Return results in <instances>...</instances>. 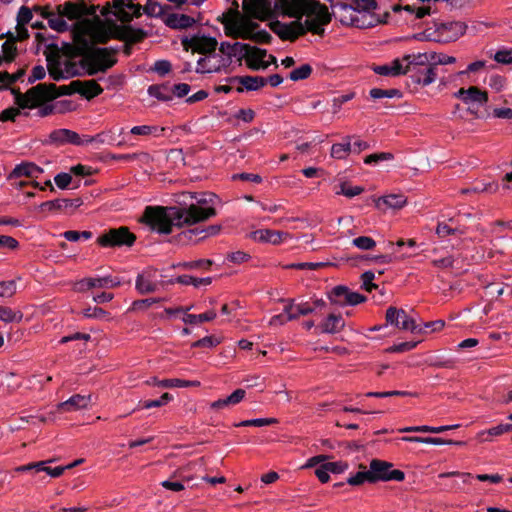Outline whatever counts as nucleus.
Segmentation results:
<instances>
[{
	"label": "nucleus",
	"mask_w": 512,
	"mask_h": 512,
	"mask_svg": "<svg viewBox=\"0 0 512 512\" xmlns=\"http://www.w3.org/2000/svg\"><path fill=\"white\" fill-rule=\"evenodd\" d=\"M242 9L244 13L235 8L221 16L225 34L260 43L268 42L271 36L253 19L264 21L276 13L295 18L288 23L274 21L270 24L272 31L283 40H294L306 32L321 35L331 20L328 8L314 0H243Z\"/></svg>",
	"instance_id": "nucleus-1"
},
{
	"label": "nucleus",
	"mask_w": 512,
	"mask_h": 512,
	"mask_svg": "<svg viewBox=\"0 0 512 512\" xmlns=\"http://www.w3.org/2000/svg\"><path fill=\"white\" fill-rule=\"evenodd\" d=\"M112 31L99 19L81 20L73 29L74 44L82 55V64L89 75L104 72L116 63L112 48H96L94 44L105 42Z\"/></svg>",
	"instance_id": "nucleus-2"
},
{
	"label": "nucleus",
	"mask_w": 512,
	"mask_h": 512,
	"mask_svg": "<svg viewBox=\"0 0 512 512\" xmlns=\"http://www.w3.org/2000/svg\"><path fill=\"white\" fill-rule=\"evenodd\" d=\"M181 206L160 207L148 206L141 218L153 231L169 234L174 227H189L204 222L216 215L215 208L206 206L205 199L187 205L186 201H178Z\"/></svg>",
	"instance_id": "nucleus-3"
},
{
	"label": "nucleus",
	"mask_w": 512,
	"mask_h": 512,
	"mask_svg": "<svg viewBox=\"0 0 512 512\" xmlns=\"http://www.w3.org/2000/svg\"><path fill=\"white\" fill-rule=\"evenodd\" d=\"M12 93L17 106L23 110L39 108L37 115L40 117L52 114L56 108L54 105L46 104L57 97L56 87L53 84H38L24 94L17 90H12Z\"/></svg>",
	"instance_id": "nucleus-4"
},
{
	"label": "nucleus",
	"mask_w": 512,
	"mask_h": 512,
	"mask_svg": "<svg viewBox=\"0 0 512 512\" xmlns=\"http://www.w3.org/2000/svg\"><path fill=\"white\" fill-rule=\"evenodd\" d=\"M34 12L46 19L49 27L57 32H64L69 29L70 26L66 19L74 20L92 13L85 4L70 2L54 8L35 6Z\"/></svg>",
	"instance_id": "nucleus-5"
},
{
	"label": "nucleus",
	"mask_w": 512,
	"mask_h": 512,
	"mask_svg": "<svg viewBox=\"0 0 512 512\" xmlns=\"http://www.w3.org/2000/svg\"><path fill=\"white\" fill-rule=\"evenodd\" d=\"M467 31V25L461 21H451L435 24V28L426 29L415 35L419 41H434L438 43H450L458 40Z\"/></svg>",
	"instance_id": "nucleus-6"
},
{
	"label": "nucleus",
	"mask_w": 512,
	"mask_h": 512,
	"mask_svg": "<svg viewBox=\"0 0 512 512\" xmlns=\"http://www.w3.org/2000/svg\"><path fill=\"white\" fill-rule=\"evenodd\" d=\"M369 471L373 483L378 481H398L405 479L403 471L393 469V464L384 460L373 459L369 464Z\"/></svg>",
	"instance_id": "nucleus-7"
},
{
	"label": "nucleus",
	"mask_w": 512,
	"mask_h": 512,
	"mask_svg": "<svg viewBox=\"0 0 512 512\" xmlns=\"http://www.w3.org/2000/svg\"><path fill=\"white\" fill-rule=\"evenodd\" d=\"M386 322L398 329L410 331L412 333H424L423 328L418 325L414 318L403 309L389 307L386 311Z\"/></svg>",
	"instance_id": "nucleus-8"
},
{
	"label": "nucleus",
	"mask_w": 512,
	"mask_h": 512,
	"mask_svg": "<svg viewBox=\"0 0 512 512\" xmlns=\"http://www.w3.org/2000/svg\"><path fill=\"white\" fill-rule=\"evenodd\" d=\"M181 44L186 51L209 54L215 51L218 43L214 37L204 34H193L182 37Z\"/></svg>",
	"instance_id": "nucleus-9"
},
{
	"label": "nucleus",
	"mask_w": 512,
	"mask_h": 512,
	"mask_svg": "<svg viewBox=\"0 0 512 512\" xmlns=\"http://www.w3.org/2000/svg\"><path fill=\"white\" fill-rule=\"evenodd\" d=\"M141 7L132 0H114L108 11H103L105 16L114 15L122 22H128L140 15Z\"/></svg>",
	"instance_id": "nucleus-10"
},
{
	"label": "nucleus",
	"mask_w": 512,
	"mask_h": 512,
	"mask_svg": "<svg viewBox=\"0 0 512 512\" xmlns=\"http://www.w3.org/2000/svg\"><path fill=\"white\" fill-rule=\"evenodd\" d=\"M454 96L467 105L471 112H473L474 109H478L485 105L488 101L487 92L480 90L476 86H470L467 89L461 88L454 94Z\"/></svg>",
	"instance_id": "nucleus-11"
},
{
	"label": "nucleus",
	"mask_w": 512,
	"mask_h": 512,
	"mask_svg": "<svg viewBox=\"0 0 512 512\" xmlns=\"http://www.w3.org/2000/svg\"><path fill=\"white\" fill-rule=\"evenodd\" d=\"M327 296L331 303L344 306V305H357L366 300V297L358 292L351 291L345 286H336L332 288Z\"/></svg>",
	"instance_id": "nucleus-12"
},
{
	"label": "nucleus",
	"mask_w": 512,
	"mask_h": 512,
	"mask_svg": "<svg viewBox=\"0 0 512 512\" xmlns=\"http://www.w3.org/2000/svg\"><path fill=\"white\" fill-rule=\"evenodd\" d=\"M135 236L129 232L126 227L111 229L98 238V243L103 247H113L121 245H132Z\"/></svg>",
	"instance_id": "nucleus-13"
},
{
	"label": "nucleus",
	"mask_w": 512,
	"mask_h": 512,
	"mask_svg": "<svg viewBox=\"0 0 512 512\" xmlns=\"http://www.w3.org/2000/svg\"><path fill=\"white\" fill-rule=\"evenodd\" d=\"M163 287L161 274L156 269H147L138 275L136 289L141 294H148L158 291Z\"/></svg>",
	"instance_id": "nucleus-14"
},
{
	"label": "nucleus",
	"mask_w": 512,
	"mask_h": 512,
	"mask_svg": "<svg viewBox=\"0 0 512 512\" xmlns=\"http://www.w3.org/2000/svg\"><path fill=\"white\" fill-rule=\"evenodd\" d=\"M247 66L253 70L266 69L270 64L276 63V58L268 55L267 51L248 45L247 54L244 56Z\"/></svg>",
	"instance_id": "nucleus-15"
},
{
	"label": "nucleus",
	"mask_w": 512,
	"mask_h": 512,
	"mask_svg": "<svg viewBox=\"0 0 512 512\" xmlns=\"http://www.w3.org/2000/svg\"><path fill=\"white\" fill-rule=\"evenodd\" d=\"M248 44L242 42H222L219 46V52L222 55L226 65L229 67L235 60L241 62L247 54Z\"/></svg>",
	"instance_id": "nucleus-16"
},
{
	"label": "nucleus",
	"mask_w": 512,
	"mask_h": 512,
	"mask_svg": "<svg viewBox=\"0 0 512 512\" xmlns=\"http://www.w3.org/2000/svg\"><path fill=\"white\" fill-rule=\"evenodd\" d=\"M226 65L220 53L210 52L204 57H200L197 61L196 72L198 73H215L226 70Z\"/></svg>",
	"instance_id": "nucleus-17"
},
{
	"label": "nucleus",
	"mask_w": 512,
	"mask_h": 512,
	"mask_svg": "<svg viewBox=\"0 0 512 512\" xmlns=\"http://www.w3.org/2000/svg\"><path fill=\"white\" fill-rule=\"evenodd\" d=\"M401 65L403 66V73H411L419 71L420 67H427L431 65L429 52L408 54L400 58Z\"/></svg>",
	"instance_id": "nucleus-18"
},
{
	"label": "nucleus",
	"mask_w": 512,
	"mask_h": 512,
	"mask_svg": "<svg viewBox=\"0 0 512 512\" xmlns=\"http://www.w3.org/2000/svg\"><path fill=\"white\" fill-rule=\"evenodd\" d=\"M92 405V395L75 394L68 400L57 405V409L62 412H75L89 409Z\"/></svg>",
	"instance_id": "nucleus-19"
},
{
	"label": "nucleus",
	"mask_w": 512,
	"mask_h": 512,
	"mask_svg": "<svg viewBox=\"0 0 512 512\" xmlns=\"http://www.w3.org/2000/svg\"><path fill=\"white\" fill-rule=\"evenodd\" d=\"M33 10L26 6H21L18 10L16 16V27L13 31V37L18 38L19 40H25L29 37L28 29L26 28V24L32 21L33 18Z\"/></svg>",
	"instance_id": "nucleus-20"
},
{
	"label": "nucleus",
	"mask_w": 512,
	"mask_h": 512,
	"mask_svg": "<svg viewBox=\"0 0 512 512\" xmlns=\"http://www.w3.org/2000/svg\"><path fill=\"white\" fill-rule=\"evenodd\" d=\"M250 237L260 243H270L277 245L290 238V235L285 232L271 230V229H259L251 233Z\"/></svg>",
	"instance_id": "nucleus-21"
},
{
	"label": "nucleus",
	"mask_w": 512,
	"mask_h": 512,
	"mask_svg": "<svg viewBox=\"0 0 512 512\" xmlns=\"http://www.w3.org/2000/svg\"><path fill=\"white\" fill-rule=\"evenodd\" d=\"M220 231V226L211 225L204 229L193 228L182 231L179 234L180 241L182 242H195L203 240L208 236L217 235Z\"/></svg>",
	"instance_id": "nucleus-22"
},
{
	"label": "nucleus",
	"mask_w": 512,
	"mask_h": 512,
	"mask_svg": "<svg viewBox=\"0 0 512 512\" xmlns=\"http://www.w3.org/2000/svg\"><path fill=\"white\" fill-rule=\"evenodd\" d=\"M284 313L287 315V320H295L300 316H306L315 312V307H312L310 303L299 302L296 303L293 300H289L284 309Z\"/></svg>",
	"instance_id": "nucleus-23"
},
{
	"label": "nucleus",
	"mask_w": 512,
	"mask_h": 512,
	"mask_svg": "<svg viewBox=\"0 0 512 512\" xmlns=\"http://www.w3.org/2000/svg\"><path fill=\"white\" fill-rule=\"evenodd\" d=\"M74 90L87 99L94 98L103 92L101 86L95 80L73 81Z\"/></svg>",
	"instance_id": "nucleus-24"
},
{
	"label": "nucleus",
	"mask_w": 512,
	"mask_h": 512,
	"mask_svg": "<svg viewBox=\"0 0 512 512\" xmlns=\"http://www.w3.org/2000/svg\"><path fill=\"white\" fill-rule=\"evenodd\" d=\"M375 204L376 207L382 211H387L389 209L398 210L407 204V199L402 194H390L379 197L376 199Z\"/></svg>",
	"instance_id": "nucleus-25"
},
{
	"label": "nucleus",
	"mask_w": 512,
	"mask_h": 512,
	"mask_svg": "<svg viewBox=\"0 0 512 512\" xmlns=\"http://www.w3.org/2000/svg\"><path fill=\"white\" fill-rule=\"evenodd\" d=\"M147 385L157 386L162 388H184V387H199L200 382L197 380L189 381L178 378L159 380L155 377L146 381Z\"/></svg>",
	"instance_id": "nucleus-26"
},
{
	"label": "nucleus",
	"mask_w": 512,
	"mask_h": 512,
	"mask_svg": "<svg viewBox=\"0 0 512 512\" xmlns=\"http://www.w3.org/2000/svg\"><path fill=\"white\" fill-rule=\"evenodd\" d=\"M82 205L81 199H56L46 201L40 205L44 211L69 210L75 209Z\"/></svg>",
	"instance_id": "nucleus-27"
},
{
	"label": "nucleus",
	"mask_w": 512,
	"mask_h": 512,
	"mask_svg": "<svg viewBox=\"0 0 512 512\" xmlns=\"http://www.w3.org/2000/svg\"><path fill=\"white\" fill-rule=\"evenodd\" d=\"M375 10L355 11L354 10V26L366 29L376 26L380 23V19L375 15Z\"/></svg>",
	"instance_id": "nucleus-28"
},
{
	"label": "nucleus",
	"mask_w": 512,
	"mask_h": 512,
	"mask_svg": "<svg viewBox=\"0 0 512 512\" xmlns=\"http://www.w3.org/2000/svg\"><path fill=\"white\" fill-rule=\"evenodd\" d=\"M49 139L51 142L57 143V144H64V143H71V144H76V145L81 144L80 136L76 132L69 130V129H65V128L56 129V130L52 131L49 135Z\"/></svg>",
	"instance_id": "nucleus-29"
},
{
	"label": "nucleus",
	"mask_w": 512,
	"mask_h": 512,
	"mask_svg": "<svg viewBox=\"0 0 512 512\" xmlns=\"http://www.w3.org/2000/svg\"><path fill=\"white\" fill-rule=\"evenodd\" d=\"M345 326V322L340 315L330 314L319 325L322 333L335 334L340 332Z\"/></svg>",
	"instance_id": "nucleus-30"
},
{
	"label": "nucleus",
	"mask_w": 512,
	"mask_h": 512,
	"mask_svg": "<svg viewBox=\"0 0 512 512\" xmlns=\"http://www.w3.org/2000/svg\"><path fill=\"white\" fill-rule=\"evenodd\" d=\"M411 77L414 83L427 87L436 81L437 71L434 66L428 65L425 69L417 71Z\"/></svg>",
	"instance_id": "nucleus-31"
},
{
	"label": "nucleus",
	"mask_w": 512,
	"mask_h": 512,
	"mask_svg": "<svg viewBox=\"0 0 512 512\" xmlns=\"http://www.w3.org/2000/svg\"><path fill=\"white\" fill-rule=\"evenodd\" d=\"M43 172V169L31 162H24L17 165L9 175L10 179L22 176L38 177Z\"/></svg>",
	"instance_id": "nucleus-32"
},
{
	"label": "nucleus",
	"mask_w": 512,
	"mask_h": 512,
	"mask_svg": "<svg viewBox=\"0 0 512 512\" xmlns=\"http://www.w3.org/2000/svg\"><path fill=\"white\" fill-rule=\"evenodd\" d=\"M13 36V31H7L6 33L1 34V38H7L6 41L2 44V54L5 62H11L17 52L15 42L20 40Z\"/></svg>",
	"instance_id": "nucleus-33"
},
{
	"label": "nucleus",
	"mask_w": 512,
	"mask_h": 512,
	"mask_svg": "<svg viewBox=\"0 0 512 512\" xmlns=\"http://www.w3.org/2000/svg\"><path fill=\"white\" fill-rule=\"evenodd\" d=\"M335 185V194L343 195L347 198H353L364 191L361 186H352L348 181L343 178H338Z\"/></svg>",
	"instance_id": "nucleus-34"
},
{
	"label": "nucleus",
	"mask_w": 512,
	"mask_h": 512,
	"mask_svg": "<svg viewBox=\"0 0 512 512\" xmlns=\"http://www.w3.org/2000/svg\"><path fill=\"white\" fill-rule=\"evenodd\" d=\"M335 17L344 25L354 26V9L350 4H337L335 7Z\"/></svg>",
	"instance_id": "nucleus-35"
},
{
	"label": "nucleus",
	"mask_w": 512,
	"mask_h": 512,
	"mask_svg": "<svg viewBox=\"0 0 512 512\" xmlns=\"http://www.w3.org/2000/svg\"><path fill=\"white\" fill-rule=\"evenodd\" d=\"M404 442H414L429 445H461L462 442H456L453 440H444L438 437H418V436H404L401 438Z\"/></svg>",
	"instance_id": "nucleus-36"
},
{
	"label": "nucleus",
	"mask_w": 512,
	"mask_h": 512,
	"mask_svg": "<svg viewBox=\"0 0 512 512\" xmlns=\"http://www.w3.org/2000/svg\"><path fill=\"white\" fill-rule=\"evenodd\" d=\"M403 69L400 59H395L389 64L376 66L374 72L384 76H398L404 74Z\"/></svg>",
	"instance_id": "nucleus-37"
},
{
	"label": "nucleus",
	"mask_w": 512,
	"mask_h": 512,
	"mask_svg": "<svg viewBox=\"0 0 512 512\" xmlns=\"http://www.w3.org/2000/svg\"><path fill=\"white\" fill-rule=\"evenodd\" d=\"M148 94L163 102H168L173 99V92L169 85H152L148 88Z\"/></svg>",
	"instance_id": "nucleus-38"
},
{
	"label": "nucleus",
	"mask_w": 512,
	"mask_h": 512,
	"mask_svg": "<svg viewBox=\"0 0 512 512\" xmlns=\"http://www.w3.org/2000/svg\"><path fill=\"white\" fill-rule=\"evenodd\" d=\"M352 151L351 138L347 137L341 143H335L331 147V157L335 159H344Z\"/></svg>",
	"instance_id": "nucleus-39"
},
{
	"label": "nucleus",
	"mask_w": 512,
	"mask_h": 512,
	"mask_svg": "<svg viewBox=\"0 0 512 512\" xmlns=\"http://www.w3.org/2000/svg\"><path fill=\"white\" fill-rule=\"evenodd\" d=\"M360 471H358L355 474L350 475L346 482L347 484L351 486H360L366 482L373 483L371 474L369 470H366V467L364 465H360Z\"/></svg>",
	"instance_id": "nucleus-40"
},
{
	"label": "nucleus",
	"mask_w": 512,
	"mask_h": 512,
	"mask_svg": "<svg viewBox=\"0 0 512 512\" xmlns=\"http://www.w3.org/2000/svg\"><path fill=\"white\" fill-rule=\"evenodd\" d=\"M240 84L249 91H255L266 85V78L261 76H244L239 79Z\"/></svg>",
	"instance_id": "nucleus-41"
},
{
	"label": "nucleus",
	"mask_w": 512,
	"mask_h": 512,
	"mask_svg": "<svg viewBox=\"0 0 512 512\" xmlns=\"http://www.w3.org/2000/svg\"><path fill=\"white\" fill-rule=\"evenodd\" d=\"M168 23L173 28L182 29L192 26L195 23V20L194 18L184 14H175L169 18Z\"/></svg>",
	"instance_id": "nucleus-42"
},
{
	"label": "nucleus",
	"mask_w": 512,
	"mask_h": 512,
	"mask_svg": "<svg viewBox=\"0 0 512 512\" xmlns=\"http://www.w3.org/2000/svg\"><path fill=\"white\" fill-rule=\"evenodd\" d=\"M93 288H115L121 284V281L111 276L91 277Z\"/></svg>",
	"instance_id": "nucleus-43"
},
{
	"label": "nucleus",
	"mask_w": 512,
	"mask_h": 512,
	"mask_svg": "<svg viewBox=\"0 0 512 512\" xmlns=\"http://www.w3.org/2000/svg\"><path fill=\"white\" fill-rule=\"evenodd\" d=\"M216 316L217 315L215 311H208L199 315L184 313L182 320L186 324H196L204 321H212L216 318Z\"/></svg>",
	"instance_id": "nucleus-44"
},
{
	"label": "nucleus",
	"mask_w": 512,
	"mask_h": 512,
	"mask_svg": "<svg viewBox=\"0 0 512 512\" xmlns=\"http://www.w3.org/2000/svg\"><path fill=\"white\" fill-rule=\"evenodd\" d=\"M23 318L21 311H14L9 307H0V320L6 323L20 322Z\"/></svg>",
	"instance_id": "nucleus-45"
},
{
	"label": "nucleus",
	"mask_w": 512,
	"mask_h": 512,
	"mask_svg": "<svg viewBox=\"0 0 512 512\" xmlns=\"http://www.w3.org/2000/svg\"><path fill=\"white\" fill-rule=\"evenodd\" d=\"M431 65L436 68L437 65H450L456 63V58L444 53L429 52Z\"/></svg>",
	"instance_id": "nucleus-46"
},
{
	"label": "nucleus",
	"mask_w": 512,
	"mask_h": 512,
	"mask_svg": "<svg viewBox=\"0 0 512 512\" xmlns=\"http://www.w3.org/2000/svg\"><path fill=\"white\" fill-rule=\"evenodd\" d=\"M176 282L184 284V285H193L194 287H199L201 285H209L212 282L211 277H205V278H194L192 276H179L176 279Z\"/></svg>",
	"instance_id": "nucleus-47"
},
{
	"label": "nucleus",
	"mask_w": 512,
	"mask_h": 512,
	"mask_svg": "<svg viewBox=\"0 0 512 512\" xmlns=\"http://www.w3.org/2000/svg\"><path fill=\"white\" fill-rule=\"evenodd\" d=\"M276 423H278V420L276 418H255V419L241 421V422L235 424V426H237V427H245V426L263 427V426L273 425Z\"/></svg>",
	"instance_id": "nucleus-48"
},
{
	"label": "nucleus",
	"mask_w": 512,
	"mask_h": 512,
	"mask_svg": "<svg viewBox=\"0 0 512 512\" xmlns=\"http://www.w3.org/2000/svg\"><path fill=\"white\" fill-rule=\"evenodd\" d=\"M352 245L359 250L368 251L376 246V242L371 237L360 236L352 240Z\"/></svg>",
	"instance_id": "nucleus-49"
},
{
	"label": "nucleus",
	"mask_w": 512,
	"mask_h": 512,
	"mask_svg": "<svg viewBox=\"0 0 512 512\" xmlns=\"http://www.w3.org/2000/svg\"><path fill=\"white\" fill-rule=\"evenodd\" d=\"M312 67L309 64H303L300 67L292 70L289 74V78L292 81L304 80L310 76Z\"/></svg>",
	"instance_id": "nucleus-50"
},
{
	"label": "nucleus",
	"mask_w": 512,
	"mask_h": 512,
	"mask_svg": "<svg viewBox=\"0 0 512 512\" xmlns=\"http://www.w3.org/2000/svg\"><path fill=\"white\" fill-rule=\"evenodd\" d=\"M486 66H487V62L485 60H477V61L471 62L470 64H468V66L466 67L465 70L459 71L457 73V76H464V75H468V74L478 73V72L482 71L483 69H485Z\"/></svg>",
	"instance_id": "nucleus-51"
},
{
	"label": "nucleus",
	"mask_w": 512,
	"mask_h": 512,
	"mask_svg": "<svg viewBox=\"0 0 512 512\" xmlns=\"http://www.w3.org/2000/svg\"><path fill=\"white\" fill-rule=\"evenodd\" d=\"M326 471L332 474H342L348 470L349 465L345 461H335L323 463Z\"/></svg>",
	"instance_id": "nucleus-52"
},
{
	"label": "nucleus",
	"mask_w": 512,
	"mask_h": 512,
	"mask_svg": "<svg viewBox=\"0 0 512 512\" xmlns=\"http://www.w3.org/2000/svg\"><path fill=\"white\" fill-rule=\"evenodd\" d=\"M350 5L355 11L376 10L377 8L375 0H352Z\"/></svg>",
	"instance_id": "nucleus-53"
},
{
	"label": "nucleus",
	"mask_w": 512,
	"mask_h": 512,
	"mask_svg": "<svg viewBox=\"0 0 512 512\" xmlns=\"http://www.w3.org/2000/svg\"><path fill=\"white\" fill-rule=\"evenodd\" d=\"M16 293V282L14 280L0 281V297L10 298Z\"/></svg>",
	"instance_id": "nucleus-54"
},
{
	"label": "nucleus",
	"mask_w": 512,
	"mask_h": 512,
	"mask_svg": "<svg viewBox=\"0 0 512 512\" xmlns=\"http://www.w3.org/2000/svg\"><path fill=\"white\" fill-rule=\"evenodd\" d=\"M370 96L373 99L393 98L396 96H400V92L397 89L383 90L380 88H373L370 90Z\"/></svg>",
	"instance_id": "nucleus-55"
},
{
	"label": "nucleus",
	"mask_w": 512,
	"mask_h": 512,
	"mask_svg": "<svg viewBox=\"0 0 512 512\" xmlns=\"http://www.w3.org/2000/svg\"><path fill=\"white\" fill-rule=\"evenodd\" d=\"M499 427L494 426L487 430L479 431L476 435V439L480 442H490L492 441V437L500 436Z\"/></svg>",
	"instance_id": "nucleus-56"
},
{
	"label": "nucleus",
	"mask_w": 512,
	"mask_h": 512,
	"mask_svg": "<svg viewBox=\"0 0 512 512\" xmlns=\"http://www.w3.org/2000/svg\"><path fill=\"white\" fill-rule=\"evenodd\" d=\"M494 60L500 64H512V48H504L498 50L494 56Z\"/></svg>",
	"instance_id": "nucleus-57"
},
{
	"label": "nucleus",
	"mask_w": 512,
	"mask_h": 512,
	"mask_svg": "<svg viewBox=\"0 0 512 512\" xmlns=\"http://www.w3.org/2000/svg\"><path fill=\"white\" fill-rule=\"evenodd\" d=\"M24 74L23 69H19L16 73L10 74L8 72H0V87L13 83L20 79Z\"/></svg>",
	"instance_id": "nucleus-58"
},
{
	"label": "nucleus",
	"mask_w": 512,
	"mask_h": 512,
	"mask_svg": "<svg viewBox=\"0 0 512 512\" xmlns=\"http://www.w3.org/2000/svg\"><path fill=\"white\" fill-rule=\"evenodd\" d=\"M172 400V396L169 393H164L159 399L157 400H147L144 401L142 404V408L144 409H150L154 407H160Z\"/></svg>",
	"instance_id": "nucleus-59"
},
{
	"label": "nucleus",
	"mask_w": 512,
	"mask_h": 512,
	"mask_svg": "<svg viewBox=\"0 0 512 512\" xmlns=\"http://www.w3.org/2000/svg\"><path fill=\"white\" fill-rule=\"evenodd\" d=\"M54 182L56 184V186L59 188V189H66L69 187V185L71 184L72 182V176H71V173H58L55 177H54Z\"/></svg>",
	"instance_id": "nucleus-60"
},
{
	"label": "nucleus",
	"mask_w": 512,
	"mask_h": 512,
	"mask_svg": "<svg viewBox=\"0 0 512 512\" xmlns=\"http://www.w3.org/2000/svg\"><path fill=\"white\" fill-rule=\"evenodd\" d=\"M83 316L86 318H94V319H103L108 314L102 308L98 307H89L83 310Z\"/></svg>",
	"instance_id": "nucleus-61"
},
{
	"label": "nucleus",
	"mask_w": 512,
	"mask_h": 512,
	"mask_svg": "<svg viewBox=\"0 0 512 512\" xmlns=\"http://www.w3.org/2000/svg\"><path fill=\"white\" fill-rule=\"evenodd\" d=\"M220 341L214 336H206L192 343V347H208L212 348L217 346Z\"/></svg>",
	"instance_id": "nucleus-62"
},
{
	"label": "nucleus",
	"mask_w": 512,
	"mask_h": 512,
	"mask_svg": "<svg viewBox=\"0 0 512 512\" xmlns=\"http://www.w3.org/2000/svg\"><path fill=\"white\" fill-rule=\"evenodd\" d=\"M226 259L234 264H242L250 259L249 254L243 251L231 252L227 255Z\"/></svg>",
	"instance_id": "nucleus-63"
},
{
	"label": "nucleus",
	"mask_w": 512,
	"mask_h": 512,
	"mask_svg": "<svg viewBox=\"0 0 512 512\" xmlns=\"http://www.w3.org/2000/svg\"><path fill=\"white\" fill-rule=\"evenodd\" d=\"M20 107H9L0 113V121H14L20 114Z\"/></svg>",
	"instance_id": "nucleus-64"
}]
</instances>
